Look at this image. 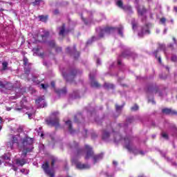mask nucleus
Returning a JSON list of instances; mask_svg holds the SVG:
<instances>
[{"label":"nucleus","mask_w":177,"mask_h":177,"mask_svg":"<svg viewBox=\"0 0 177 177\" xmlns=\"http://www.w3.org/2000/svg\"><path fill=\"white\" fill-rule=\"evenodd\" d=\"M66 51L70 55H73L74 59H77L80 57V53L77 50V46H73V52H71L70 47L66 48Z\"/></svg>","instance_id":"obj_10"},{"label":"nucleus","mask_w":177,"mask_h":177,"mask_svg":"<svg viewBox=\"0 0 177 177\" xmlns=\"http://www.w3.org/2000/svg\"><path fill=\"white\" fill-rule=\"evenodd\" d=\"M160 50H165V46L164 44H159L158 48L153 52L155 57H157Z\"/></svg>","instance_id":"obj_19"},{"label":"nucleus","mask_w":177,"mask_h":177,"mask_svg":"<svg viewBox=\"0 0 177 177\" xmlns=\"http://www.w3.org/2000/svg\"><path fill=\"white\" fill-rule=\"evenodd\" d=\"M147 93H158V87L154 85H149L146 89Z\"/></svg>","instance_id":"obj_12"},{"label":"nucleus","mask_w":177,"mask_h":177,"mask_svg":"<svg viewBox=\"0 0 177 177\" xmlns=\"http://www.w3.org/2000/svg\"><path fill=\"white\" fill-rule=\"evenodd\" d=\"M119 57H124V59H128L129 60H135L138 59V54L135 52H132L129 50H125L123 51Z\"/></svg>","instance_id":"obj_5"},{"label":"nucleus","mask_w":177,"mask_h":177,"mask_svg":"<svg viewBox=\"0 0 177 177\" xmlns=\"http://www.w3.org/2000/svg\"><path fill=\"white\" fill-rule=\"evenodd\" d=\"M54 49H55V52L57 53H61V52L62 51V48L60 46H56L55 48H54Z\"/></svg>","instance_id":"obj_41"},{"label":"nucleus","mask_w":177,"mask_h":177,"mask_svg":"<svg viewBox=\"0 0 177 177\" xmlns=\"http://www.w3.org/2000/svg\"><path fill=\"white\" fill-rule=\"evenodd\" d=\"M137 10L140 16H144L145 14H146V12H147V10L143 6H138Z\"/></svg>","instance_id":"obj_17"},{"label":"nucleus","mask_w":177,"mask_h":177,"mask_svg":"<svg viewBox=\"0 0 177 177\" xmlns=\"http://www.w3.org/2000/svg\"><path fill=\"white\" fill-rule=\"evenodd\" d=\"M29 73H30V68H26L25 74H29Z\"/></svg>","instance_id":"obj_53"},{"label":"nucleus","mask_w":177,"mask_h":177,"mask_svg":"<svg viewBox=\"0 0 177 177\" xmlns=\"http://www.w3.org/2000/svg\"><path fill=\"white\" fill-rule=\"evenodd\" d=\"M116 30H118V32L120 37H124V33L122 32V31H124V27H122V26L116 28Z\"/></svg>","instance_id":"obj_29"},{"label":"nucleus","mask_w":177,"mask_h":177,"mask_svg":"<svg viewBox=\"0 0 177 177\" xmlns=\"http://www.w3.org/2000/svg\"><path fill=\"white\" fill-rule=\"evenodd\" d=\"M123 10L125 12H131L132 13V7L131 6H125L123 7Z\"/></svg>","instance_id":"obj_35"},{"label":"nucleus","mask_w":177,"mask_h":177,"mask_svg":"<svg viewBox=\"0 0 177 177\" xmlns=\"http://www.w3.org/2000/svg\"><path fill=\"white\" fill-rule=\"evenodd\" d=\"M51 86L53 88L54 91H56V83L55 82V81H52L51 82Z\"/></svg>","instance_id":"obj_46"},{"label":"nucleus","mask_w":177,"mask_h":177,"mask_svg":"<svg viewBox=\"0 0 177 177\" xmlns=\"http://www.w3.org/2000/svg\"><path fill=\"white\" fill-rule=\"evenodd\" d=\"M127 122H129V124H131V122H133V117H129L127 118Z\"/></svg>","instance_id":"obj_45"},{"label":"nucleus","mask_w":177,"mask_h":177,"mask_svg":"<svg viewBox=\"0 0 177 177\" xmlns=\"http://www.w3.org/2000/svg\"><path fill=\"white\" fill-rule=\"evenodd\" d=\"M3 10H5L3 8H2V4H1V3H0V11L3 12Z\"/></svg>","instance_id":"obj_60"},{"label":"nucleus","mask_w":177,"mask_h":177,"mask_svg":"<svg viewBox=\"0 0 177 177\" xmlns=\"http://www.w3.org/2000/svg\"><path fill=\"white\" fill-rule=\"evenodd\" d=\"M22 145L24 147H34V138H30L28 136H25V137L21 140Z\"/></svg>","instance_id":"obj_7"},{"label":"nucleus","mask_w":177,"mask_h":177,"mask_svg":"<svg viewBox=\"0 0 177 177\" xmlns=\"http://www.w3.org/2000/svg\"><path fill=\"white\" fill-rule=\"evenodd\" d=\"M44 100H45V98H44V97H39L35 100V103H36V104H39L41 102H44Z\"/></svg>","instance_id":"obj_37"},{"label":"nucleus","mask_w":177,"mask_h":177,"mask_svg":"<svg viewBox=\"0 0 177 177\" xmlns=\"http://www.w3.org/2000/svg\"><path fill=\"white\" fill-rule=\"evenodd\" d=\"M132 27L133 28H136V27H138V24L135 23V22H132Z\"/></svg>","instance_id":"obj_54"},{"label":"nucleus","mask_w":177,"mask_h":177,"mask_svg":"<svg viewBox=\"0 0 177 177\" xmlns=\"http://www.w3.org/2000/svg\"><path fill=\"white\" fill-rule=\"evenodd\" d=\"M39 19L40 21H44V20H45V16L40 15V16H39Z\"/></svg>","instance_id":"obj_49"},{"label":"nucleus","mask_w":177,"mask_h":177,"mask_svg":"<svg viewBox=\"0 0 177 177\" xmlns=\"http://www.w3.org/2000/svg\"><path fill=\"white\" fill-rule=\"evenodd\" d=\"M65 32H66V24H63L62 26L59 28V35H61V37H64Z\"/></svg>","instance_id":"obj_23"},{"label":"nucleus","mask_w":177,"mask_h":177,"mask_svg":"<svg viewBox=\"0 0 177 177\" xmlns=\"http://www.w3.org/2000/svg\"><path fill=\"white\" fill-rule=\"evenodd\" d=\"M124 107V105H118V104H115V110L116 111H121V110H122Z\"/></svg>","instance_id":"obj_40"},{"label":"nucleus","mask_w":177,"mask_h":177,"mask_svg":"<svg viewBox=\"0 0 177 177\" xmlns=\"http://www.w3.org/2000/svg\"><path fill=\"white\" fill-rule=\"evenodd\" d=\"M35 50L39 57H41V59H44L45 57V53H39V48H35Z\"/></svg>","instance_id":"obj_30"},{"label":"nucleus","mask_w":177,"mask_h":177,"mask_svg":"<svg viewBox=\"0 0 177 177\" xmlns=\"http://www.w3.org/2000/svg\"><path fill=\"white\" fill-rule=\"evenodd\" d=\"M15 143L19 145V140L17 139V137H16L15 136H12V142H8V146H10V149H13V145H15Z\"/></svg>","instance_id":"obj_18"},{"label":"nucleus","mask_w":177,"mask_h":177,"mask_svg":"<svg viewBox=\"0 0 177 177\" xmlns=\"http://www.w3.org/2000/svg\"><path fill=\"white\" fill-rule=\"evenodd\" d=\"M8 62L5 61L2 63V66L3 67H8Z\"/></svg>","instance_id":"obj_51"},{"label":"nucleus","mask_w":177,"mask_h":177,"mask_svg":"<svg viewBox=\"0 0 177 177\" xmlns=\"http://www.w3.org/2000/svg\"><path fill=\"white\" fill-rule=\"evenodd\" d=\"M76 168L77 169H89L91 166L88 164H82L81 162H78L76 163Z\"/></svg>","instance_id":"obj_16"},{"label":"nucleus","mask_w":177,"mask_h":177,"mask_svg":"<svg viewBox=\"0 0 177 177\" xmlns=\"http://www.w3.org/2000/svg\"><path fill=\"white\" fill-rule=\"evenodd\" d=\"M161 136L164 139H166V140H168L169 139V137L168 136V134L165 132H162Z\"/></svg>","instance_id":"obj_39"},{"label":"nucleus","mask_w":177,"mask_h":177,"mask_svg":"<svg viewBox=\"0 0 177 177\" xmlns=\"http://www.w3.org/2000/svg\"><path fill=\"white\" fill-rule=\"evenodd\" d=\"M110 138V133L106 130H104L102 133V140H107Z\"/></svg>","instance_id":"obj_27"},{"label":"nucleus","mask_w":177,"mask_h":177,"mask_svg":"<svg viewBox=\"0 0 177 177\" xmlns=\"http://www.w3.org/2000/svg\"><path fill=\"white\" fill-rule=\"evenodd\" d=\"M118 66H122V62L120 59H118Z\"/></svg>","instance_id":"obj_55"},{"label":"nucleus","mask_w":177,"mask_h":177,"mask_svg":"<svg viewBox=\"0 0 177 177\" xmlns=\"http://www.w3.org/2000/svg\"><path fill=\"white\" fill-rule=\"evenodd\" d=\"M156 59H157L158 63H160V64H161V63H162L161 57H160V56L158 57V54H157V57H156Z\"/></svg>","instance_id":"obj_50"},{"label":"nucleus","mask_w":177,"mask_h":177,"mask_svg":"<svg viewBox=\"0 0 177 177\" xmlns=\"http://www.w3.org/2000/svg\"><path fill=\"white\" fill-rule=\"evenodd\" d=\"M171 62H173V63H176L177 62V56L176 55H172L171 57Z\"/></svg>","instance_id":"obj_42"},{"label":"nucleus","mask_w":177,"mask_h":177,"mask_svg":"<svg viewBox=\"0 0 177 177\" xmlns=\"http://www.w3.org/2000/svg\"><path fill=\"white\" fill-rule=\"evenodd\" d=\"M116 5L118 6V8H120V9H124V3L122 0H118L116 3Z\"/></svg>","instance_id":"obj_36"},{"label":"nucleus","mask_w":177,"mask_h":177,"mask_svg":"<svg viewBox=\"0 0 177 177\" xmlns=\"http://www.w3.org/2000/svg\"><path fill=\"white\" fill-rule=\"evenodd\" d=\"M124 145H125L126 149L129 151L132 152L135 154V150L133 149V148H132V142H133V137L126 136L124 138Z\"/></svg>","instance_id":"obj_6"},{"label":"nucleus","mask_w":177,"mask_h":177,"mask_svg":"<svg viewBox=\"0 0 177 177\" xmlns=\"http://www.w3.org/2000/svg\"><path fill=\"white\" fill-rule=\"evenodd\" d=\"M77 71L73 70L71 71L69 74H67L66 72H62V75L65 80H66L67 82H70L72 80H74L75 75H77Z\"/></svg>","instance_id":"obj_8"},{"label":"nucleus","mask_w":177,"mask_h":177,"mask_svg":"<svg viewBox=\"0 0 177 177\" xmlns=\"http://www.w3.org/2000/svg\"><path fill=\"white\" fill-rule=\"evenodd\" d=\"M2 158H3V160H6L7 161L10 160V155L9 153H5Z\"/></svg>","instance_id":"obj_38"},{"label":"nucleus","mask_w":177,"mask_h":177,"mask_svg":"<svg viewBox=\"0 0 177 177\" xmlns=\"http://www.w3.org/2000/svg\"><path fill=\"white\" fill-rule=\"evenodd\" d=\"M55 93L60 97V96H64V95H67V88L64 87L62 89L58 88L55 89Z\"/></svg>","instance_id":"obj_15"},{"label":"nucleus","mask_w":177,"mask_h":177,"mask_svg":"<svg viewBox=\"0 0 177 177\" xmlns=\"http://www.w3.org/2000/svg\"><path fill=\"white\" fill-rule=\"evenodd\" d=\"M160 21L162 24H165V21H167V19H165V17H162L160 19Z\"/></svg>","instance_id":"obj_47"},{"label":"nucleus","mask_w":177,"mask_h":177,"mask_svg":"<svg viewBox=\"0 0 177 177\" xmlns=\"http://www.w3.org/2000/svg\"><path fill=\"white\" fill-rule=\"evenodd\" d=\"M66 124L68 125V129L70 133H74V132H75V130L73 129V124L71 123V120L66 121Z\"/></svg>","instance_id":"obj_22"},{"label":"nucleus","mask_w":177,"mask_h":177,"mask_svg":"<svg viewBox=\"0 0 177 177\" xmlns=\"http://www.w3.org/2000/svg\"><path fill=\"white\" fill-rule=\"evenodd\" d=\"M26 114L28 116L29 120H31V117H32V113H28V112H26Z\"/></svg>","instance_id":"obj_56"},{"label":"nucleus","mask_w":177,"mask_h":177,"mask_svg":"<svg viewBox=\"0 0 177 177\" xmlns=\"http://www.w3.org/2000/svg\"><path fill=\"white\" fill-rule=\"evenodd\" d=\"M59 112L55 111L52 113L53 118L50 120H46V122L48 127H55L56 129L60 128V120L59 119Z\"/></svg>","instance_id":"obj_3"},{"label":"nucleus","mask_w":177,"mask_h":177,"mask_svg":"<svg viewBox=\"0 0 177 177\" xmlns=\"http://www.w3.org/2000/svg\"><path fill=\"white\" fill-rule=\"evenodd\" d=\"M6 88V89L10 90L13 88V86L10 83H6V84H4L3 82L0 81V88Z\"/></svg>","instance_id":"obj_21"},{"label":"nucleus","mask_w":177,"mask_h":177,"mask_svg":"<svg viewBox=\"0 0 177 177\" xmlns=\"http://www.w3.org/2000/svg\"><path fill=\"white\" fill-rule=\"evenodd\" d=\"M162 113L163 114H166L167 115H176L177 112L175 111H172L171 109L165 108L162 109Z\"/></svg>","instance_id":"obj_14"},{"label":"nucleus","mask_w":177,"mask_h":177,"mask_svg":"<svg viewBox=\"0 0 177 177\" xmlns=\"http://www.w3.org/2000/svg\"><path fill=\"white\" fill-rule=\"evenodd\" d=\"M96 63H97V66H101L102 62H100V59L97 58Z\"/></svg>","instance_id":"obj_52"},{"label":"nucleus","mask_w":177,"mask_h":177,"mask_svg":"<svg viewBox=\"0 0 177 177\" xmlns=\"http://www.w3.org/2000/svg\"><path fill=\"white\" fill-rule=\"evenodd\" d=\"M131 111H138V110H139V106H138V104H135L133 106H132L131 108Z\"/></svg>","instance_id":"obj_43"},{"label":"nucleus","mask_w":177,"mask_h":177,"mask_svg":"<svg viewBox=\"0 0 177 177\" xmlns=\"http://www.w3.org/2000/svg\"><path fill=\"white\" fill-rule=\"evenodd\" d=\"M115 30H117V28H114V27H105L104 28H101L98 34L99 39H102V38H104V35H106V34H107L108 35H110V34H111L112 32H114Z\"/></svg>","instance_id":"obj_4"},{"label":"nucleus","mask_w":177,"mask_h":177,"mask_svg":"<svg viewBox=\"0 0 177 177\" xmlns=\"http://www.w3.org/2000/svg\"><path fill=\"white\" fill-rule=\"evenodd\" d=\"M34 150V147H26L22 151V156L24 157H27V153H31Z\"/></svg>","instance_id":"obj_20"},{"label":"nucleus","mask_w":177,"mask_h":177,"mask_svg":"<svg viewBox=\"0 0 177 177\" xmlns=\"http://www.w3.org/2000/svg\"><path fill=\"white\" fill-rule=\"evenodd\" d=\"M79 93H80L78 92V91H74L72 94H70V95H69V96H70V97H71L72 99H77V96H78Z\"/></svg>","instance_id":"obj_31"},{"label":"nucleus","mask_w":177,"mask_h":177,"mask_svg":"<svg viewBox=\"0 0 177 177\" xmlns=\"http://www.w3.org/2000/svg\"><path fill=\"white\" fill-rule=\"evenodd\" d=\"M41 0H35V1H33V2L32 3V5L33 6H37L39 5V3H41Z\"/></svg>","instance_id":"obj_44"},{"label":"nucleus","mask_w":177,"mask_h":177,"mask_svg":"<svg viewBox=\"0 0 177 177\" xmlns=\"http://www.w3.org/2000/svg\"><path fill=\"white\" fill-rule=\"evenodd\" d=\"M172 39L174 41V44L176 45V46H177V41H176V39L175 37H172Z\"/></svg>","instance_id":"obj_57"},{"label":"nucleus","mask_w":177,"mask_h":177,"mask_svg":"<svg viewBox=\"0 0 177 177\" xmlns=\"http://www.w3.org/2000/svg\"><path fill=\"white\" fill-rule=\"evenodd\" d=\"M91 138L92 139H95V138H97V136L95 133H92Z\"/></svg>","instance_id":"obj_59"},{"label":"nucleus","mask_w":177,"mask_h":177,"mask_svg":"<svg viewBox=\"0 0 177 177\" xmlns=\"http://www.w3.org/2000/svg\"><path fill=\"white\" fill-rule=\"evenodd\" d=\"M48 45L50 48H56V42L54 40H50L48 42Z\"/></svg>","instance_id":"obj_32"},{"label":"nucleus","mask_w":177,"mask_h":177,"mask_svg":"<svg viewBox=\"0 0 177 177\" xmlns=\"http://www.w3.org/2000/svg\"><path fill=\"white\" fill-rule=\"evenodd\" d=\"M7 111H10V110H12L11 107H7L6 108Z\"/></svg>","instance_id":"obj_63"},{"label":"nucleus","mask_w":177,"mask_h":177,"mask_svg":"<svg viewBox=\"0 0 177 177\" xmlns=\"http://www.w3.org/2000/svg\"><path fill=\"white\" fill-rule=\"evenodd\" d=\"M23 109H24V106L21 105L20 106V108H15V111H21V110H23Z\"/></svg>","instance_id":"obj_48"},{"label":"nucleus","mask_w":177,"mask_h":177,"mask_svg":"<svg viewBox=\"0 0 177 177\" xmlns=\"http://www.w3.org/2000/svg\"><path fill=\"white\" fill-rule=\"evenodd\" d=\"M145 34H150V30H149L148 25H145L142 28L140 32H138V36H140V38H143Z\"/></svg>","instance_id":"obj_13"},{"label":"nucleus","mask_w":177,"mask_h":177,"mask_svg":"<svg viewBox=\"0 0 177 177\" xmlns=\"http://www.w3.org/2000/svg\"><path fill=\"white\" fill-rule=\"evenodd\" d=\"M45 37V33H43V34H41V33H39L37 35V39L39 42H42V41H44V38Z\"/></svg>","instance_id":"obj_33"},{"label":"nucleus","mask_w":177,"mask_h":177,"mask_svg":"<svg viewBox=\"0 0 177 177\" xmlns=\"http://www.w3.org/2000/svg\"><path fill=\"white\" fill-rule=\"evenodd\" d=\"M51 167H49V162H45V173L49 177H55V162L57 161V158L55 156H50Z\"/></svg>","instance_id":"obj_2"},{"label":"nucleus","mask_w":177,"mask_h":177,"mask_svg":"<svg viewBox=\"0 0 177 177\" xmlns=\"http://www.w3.org/2000/svg\"><path fill=\"white\" fill-rule=\"evenodd\" d=\"M16 163L17 165H20L21 167H23V165H25V164H27V161L24 158L17 159Z\"/></svg>","instance_id":"obj_24"},{"label":"nucleus","mask_w":177,"mask_h":177,"mask_svg":"<svg viewBox=\"0 0 177 177\" xmlns=\"http://www.w3.org/2000/svg\"><path fill=\"white\" fill-rule=\"evenodd\" d=\"M104 88H105V89H114V88H115V86H114V84H111V83H107L105 82L104 84Z\"/></svg>","instance_id":"obj_25"},{"label":"nucleus","mask_w":177,"mask_h":177,"mask_svg":"<svg viewBox=\"0 0 177 177\" xmlns=\"http://www.w3.org/2000/svg\"><path fill=\"white\" fill-rule=\"evenodd\" d=\"M71 149H75L76 150V157H80V156H82L84 154V149L79 147V144L74 141L73 143L70 145Z\"/></svg>","instance_id":"obj_9"},{"label":"nucleus","mask_w":177,"mask_h":177,"mask_svg":"<svg viewBox=\"0 0 177 177\" xmlns=\"http://www.w3.org/2000/svg\"><path fill=\"white\" fill-rule=\"evenodd\" d=\"M23 62H24V66H25V67H30L32 66V64L28 62V59L26 57H24Z\"/></svg>","instance_id":"obj_28"},{"label":"nucleus","mask_w":177,"mask_h":177,"mask_svg":"<svg viewBox=\"0 0 177 177\" xmlns=\"http://www.w3.org/2000/svg\"><path fill=\"white\" fill-rule=\"evenodd\" d=\"M41 89H45V84H41Z\"/></svg>","instance_id":"obj_61"},{"label":"nucleus","mask_w":177,"mask_h":177,"mask_svg":"<svg viewBox=\"0 0 177 177\" xmlns=\"http://www.w3.org/2000/svg\"><path fill=\"white\" fill-rule=\"evenodd\" d=\"M84 148L86 150V155L84 156V158L86 160H89V158H93V160L94 161V164H96V162H97V161H99V160H102V158H103L102 153H99V154L95 155L93 149L88 145H84Z\"/></svg>","instance_id":"obj_1"},{"label":"nucleus","mask_w":177,"mask_h":177,"mask_svg":"<svg viewBox=\"0 0 177 177\" xmlns=\"http://www.w3.org/2000/svg\"><path fill=\"white\" fill-rule=\"evenodd\" d=\"M113 136H114V141L115 142H120V140H122V136H121V135H120V133H114Z\"/></svg>","instance_id":"obj_26"},{"label":"nucleus","mask_w":177,"mask_h":177,"mask_svg":"<svg viewBox=\"0 0 177 177\" xmlns=\"http://www.w3.org/2000/svg\"><path fill=\"white\" fill-rule=\"evenodd\" d=\"M49 88V84H45V90L46 91V88Z\"/></svg>","instance_id":"obj_62"},{"label":"nucleus","mask_w":177,"mask_h":177,"mask_svg":"<svg viewBox=\"0 0 177 177\" xmlns=\"http://www.w3.org/2000/svg\"><path fill=\"white\" fill-rule=\"evenodd\" d=\"M89 77L91 81V86L92 88H100V86H102V85H100V84H99V82L95 80V76L92 75L91 73H90Z\"/></svg>","instance_id":"obj_11"},{"label":"nucleus","mask_w":177,"mask_h":177,"mask_svg":"<svg viewBox=\"0 0 177 177\" xmlns=\"http://www.w3.org/2000/svg\"><path fill=\"white\" fill-rule=\"evenodd\" d=\"M169 48H170L171 49V50H174V49H175V48H174V44H170L169 45Z\"/></svg>","instance_id":"obj_58"},{"label":"nucleus","mask_w":177,"mask_h":177,"mask_svg":"<svg viewBox=\"0 0 177 177\" xmlns=\"http://www.w3.org/2000/svg\"><path fill=\"white\" fill-rule=\"evenodd\" d=\"M80 118H82V115L81 113H79L76 115H75V118H74V121L75 122H80Z\"/></svg>","instance_id":"obj_34"},{"label":"nucleus","mask_w":177,"mask_h":177,"mask_svg":"<svg viewBox=\"0 0 177 177\" xmlns=\"http://www.w3.org/2000/svg\"><path fill=\"white\" fill-rule=\"evenodd\" d=\"M174 11L176 12V13H177V6H174Z\"/></svg>","instance_id":"obj_64"}]
</instances>
